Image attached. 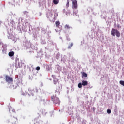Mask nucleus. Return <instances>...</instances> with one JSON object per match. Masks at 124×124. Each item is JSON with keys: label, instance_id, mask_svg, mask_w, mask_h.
Returning a JSON list of instances; mask_svg holds the SVG:
<instances>
[{"label": "nucleus", "instance_id": "1", "mask_svg": "<svg viewBox=\"0 0 124 124\" xmlns=\"http://www.w3.org/2000/svg\"><path fill=\"white\" fill-rule=\"evenodd\" d=\"M115 34L117 37H120L121 36V33L118 30L112 28L111 30V35L115 36Z\"/></svg>", "mask_w": 124, "mask_h": 124}, {"label": "nucleus", "instance_id": "2", "mask_svg": "<svg viewBox=\"0 0 124 124\" xmlns=\"http://www.w3.org/2000/svg\"><path fill=\"white\" fill-rule=\"evenodd\" d=\"M26 93H27L29 96H33V95H34V94H33L34 93V91L31 88H29L28 89V91H26Z\"/></svg>", "mask_w": 124, "mask_h": 124}, {"label": "nucleus", "instance_id": "3", "mask_svg": "<svg viewBox=\"0 0 124 124\" xmlns=\"http://www.w3.org/2000/svg\"><path fill=\"white\" fill-rule=\"evenodd\" d=\"M5 78L6 82H7V83L9 84H10V83H12V82H13V78H12L10 77L9 76L6 75Z\"/></svg>", "mask_w": 124, "mask_h": 124}, {"label": "nucleus", "instance_id": "4", "mask_svg": "<svg viewBox=\"0 0 124 124\" xmlns=\"http://www.w3.org/2000/svg\"><path fill=\"white\" fill-rule=\"evenodd\" d=\"M51 99L52 101H53L54 103H55V104H60V102L59 100V98L53 96L51 97Z\"/></svg>", "mask_w": 124, "mask_h": 124}, {"label": "nucleus", "instance_id": "5", "mask_svg": "<svg viewBox=\"0 0 124 124\" xmlns=\"http://www.w3.org/2000/svg\"><path fill=\"white\" fill-rule=\"evenodd\" d=\"M72 8L77 9V8L78 7V3H77V0H74L72 2Z\"/></svg>", "mask_w": 124, "mask_h": 124}, {"label": "nucleus", "instance_id": "6", "mask_svg": "<svg viewBox=\"0 0 124 124\" xmlns=\"http://www.w3.org/2000/svg\"><path fill=\"white\" fill-rule=\"evenodd\" d=\"M12 124H17V122H18V119L17 118H13L12 119Z\"/></svg>", "mask_w": 124, "mask_h": 124}, {"label": "nucleus", "instance_id": "7", "mask_svg": "<svg viewBox=\"0 0 124 124\" xmlns=\"http://www.w3.org/2000/svg\"><path fill=\"white\" fill-rule=\"evenodd\" d=\"M81 74H82V77H88V74H87V73L83 72H81Z\"/></svg>", "mask_w": 124, "mask_h": 124}, {"label": "nucleus", "instance_id": "8", "mask_svg": "<svg viewBox=\"0 0 124 124\" xmlns=\"http://www.w3.org/2000/svg\"><path fill=\"white\" fill-rule=\"evenodd\" d=\"M82 84V86H87V85H88V81L86 80H83Z\"/></svg>", "mask_w": 124, "mask_h": 124}, {"label": "nucleus", "instance_id": "9", "mask_svg": "<svg viewBox=\"0 0 124 124\" xmlns=\"http://www.w3.org/2000/svg\"><path fill=\"white\" fill-rule=\"evenodd\" d=\"M60 24H61V22H60V21H56L55 22L56 27L57 28H59L60 27Z\"/></svg>", "mask_w": 124, "mask_h": 124}, {"label": "nucleus", "instance_id": "10", "mask_svg": "<svg viewBox=\"0 0 124 124\" xmlns=\"http://www.w3.org/2000/svg\"><path fill=\"white\" fill-rule=\"evenodd\" d=\"M9 57H13V56H14V52L11 51L9 52Z\"/></svg>", "mask_w": 124, "mask_h": 124}, {"label": "nucleus", "instance_id": "11", "mask_svg": "<svg viewBox=\"0 0 124 124\" xmlns=\"http://www.w3.org/2000/svg\"><path fill=\"white\" fill-rule=\"evenodd\" d=\"M61 89L60 87H58V88H57L56 90H55V93H57L58 94H60V90Z\"/></svg>", "mask_w": 124, "mask_h": 124}, {"label": "nucleus", "instance_id": "12", "mask_svg": "<svg viewBox=\"0 0 124 124\" xmlns=\"http://www.w3.org/2000/svg\"><path fill=\"white\" fill-rule=\"evenodd\" d=\"M64 28L65 29H66V30H67L68 29H70V26H69V25L68 24H66V25H65Z\"/></svg>", "mask_w": 124, "mask_h": 124}, {"label": "nucleus", "instance_id": "13", "mask_svg": "<svg viewBox=\"0 0 124 124\" xmlns=\"http://www.w3.org/2000/svg\"><path fill=\"white\" fill-rule=\"evenodd\" d=\"M54 4H58L59 3V0H53Z\"/></svg>", "mask_w": 124, "mask_h": 124}, {"label": "nucleus", "instance_id": "14", "mask_svg": "<svg viewBox=\"0 0 124 124\" xmlns=\"http://www.w3.org/2000/svg\"><path fill=\"white\" fill-rule=\"evenodd\" d=\"M119 83H120V85H122V86H124V81L120 80L119 81Z\"/></svg>", "mask_w": 124, "mask_h": 124}, {"label": "nucleus", "instance_id": "15", "mask_svg": "<svg viewBox=\"0 0 124 124\" xmlns=\"http://www.w3.org/2000/svg\"><path fill=\"white\" fill-rule=\"evenodd\" d=\"M73 46V43H71L70 45L68 46V49H71V47Z\"/></svg>", "mask_w": 124, "mask_h": 124}, {"label": "nucleus", "instance_id": "16", "mask_svg": "<svg viewBox=\"0 0 124 124\" xmlns=\"http://www.w3.org/2000/svg\"><path fill=\"white\" fill-rule=\"evenodd\" d=\"M107 113L108 114H111V113H112V111H111V109H108L107 110Z\"/></svg>", "mask_w": 124, "mask_h": 124}, {"label": "nucleus", "instance_id": "17", "mask_svg": "<svg viewBox=\"0 0 124 124\" xmlns=\"http://www.w3.org/2000/svg\"><path fill=\"white\" fill-rule=\"evenodd\" d=\"M53 83H54V85H57V84H58L59 83V81H58V80H54Z\"/></svg>", "mask_w": 124, "mask_h": 124}, {"label": "nucleus", "instance_id": "18", "mask_svg": "<svg viewBox=\"0 0 124 124\" xmlns=\"http://www.w3.org/2000/svg\"><path fill=\"white\" fill-rule=\"evenodd\" d=\"M66 6V7H69V0H67Z\"/></svg>", "mask_w": 124, "mask_h": 124}, {"label": "nucleus", "instance_id": "19", "mask_svg": "<svg viewBox=\"0 0 124 124\" xmlns=\"http://www.w3.org/2000/svg\"><path fill=\"white\" fill-rule=\"evenodd\" d=\"M82 86H83L82 83H78V88H82Z\"/></svg>", "mask_w": 124, "mask_h": 124}, {"label": "nucleus", "instance_id": "20", "mask_svg": "<svg viewBox=\"0 0 124 124\" xmlns=\"http://www.w3.org/2000/svg\"><path fill=\"white\" fill-rule=\"evenodd\" d=\"M92 110H93V112H95V108L94 107H93L92 108Z\"/></svg>", "mask_w": 124, "mask_h": 124}, {"label": "nucleus", "instance_id": "21", "mask_svg": "<svg viewBox=\"0 0 124 124\" xmlns=\"http://www.w3.org/2000/svg\"><path fill=\"white\" fill-rule=\"evenodd\" d=\"M55 17H58V13H55L54 14Z\"/></svg>", "mask_w": 124, "mask_h": 124}, {"label": "nucleus", "instance_id": "22", "mask_svg": "<svg viewBox=\"0 0 124 124\" xmlns=\"http://www.w3.org/2000/svg\"><path fill=\"white\" fill-rule=\"evenodd\" d=\"M36 70H40V67H39V66L37 67Z\"/></svg>", "mask_w": 124, "mask_h": 124}, {"label": "nucleus", "instance_id": "23", "mask_svg": "<svg viewBox=\"0 0 124 124\" xmlns=\"http://www.w3.org/2000/svg\"><path fill=\"white\" fill-rule=\"evenodd\" d=\"M17 85H19V84H20V80L18 79L17 80Z\"/></svg>", "mask_w": 124, "mask_h": 124}, {"label": "nucleus", "instance_id": "24", "mask_svg": "<svg viewBox=\"0 0 124 124\" xmlns=\"http://www.w3.org/2000/svg\"><path fill=\"white\" fill-rule=\"evenodd\" d=\"M117 27L118 29H119V28H121V25H120V24H117Z\"/></svg>", "mask_w": 124, "mask_h": 124}, {"label": "nucleus", "instance_id": "25", "mask_svg": "<svg viewBox=\"0 0 124 124\" xmlns=\"http://www.w3.org/2000/svg\"><path fill=\"white\" fill-rule=\"evenodd\" d=\"M67 40H68V41H70V38H67Z\"/></svg>", "mask_w": 124, "mask_h": 124}, {"label": "nucleus", "instance_id": "26", "mask_svg": "<svg viewBox=\"0 0 124 124\" xmlns=\"http://www.w3.org/2000/svg\"><path fill=\"white\" fill-rule=\"evenodd\" d=\"M52 78H55V75H52Z\"/></svg>", "mask_w": 124, "mask_h": 124}, {"label": "nucleus", "instance_id": "27", "mask_svg": "<svg viewBox=\"0 0 124 124\" xmlns=\"http://www.w3.org/2000/svg\"><path fill=\"white\" fill-rule=\"evenodd\" d=\"M22 95H25V93H22Z\"/></svg>", "mask_w": 124, "mask_h": 124}, {"label": "nucleus", "instance_id": "28", "mask_svg": "<svg viewBox=\"0 0 124 124\" xmlns=\"http://www.w3.org/2000/svg\"><path fill=\"white\" fill-rule=\"evenodd\" d=\"M71 1H72V2H73V0H71Z\"/></svg>", "mask_w": 124, "mask_h": 124}]
</instances>
